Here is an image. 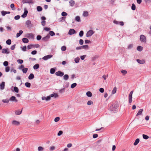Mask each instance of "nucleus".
<instances>
[{
    "mask_svg": "<svg viewBox=\"0 0 151 151\" xmlns=\"http://www.w3.org/2000/svg\"><path fill=\"white\" fill-rule=\"evenodd\" d=\"M118 107V105L117 104L114 103L110 105L109 107V109L111 111H116V109Z\"/></svg>",
    "mask_w": 151,
    "mask_h": 151,
    "instance_id": "1",
    "label": "nucleus"
},
{
    "mask_svg": "<svg viewBox=\"0 0 151 151\" xmlns=\"http://www.w3.org/2000/svg\"><path fill=\"white\" fill-rule=\"evenodd\" d=\"M40 47V45L39 44H35V45H32L30 44L28 45L27 46V48L29 50L31 48L35 47L36 48H38Z\"/></svg>",
    "mask_w": 151,
    "mask_h": 151,
    "instance_id": "2",
    "label": "nucleus"
},
{
    "mask_svg": "<svg viewBox=\"0 0 151 151\" xmlns=\"http://www.w3.org/2000/svg\"><path fill=\"white\" fill-rule=\"evenodd\" d=\"M25 24L28 28L32 27L33 26L32 24H31V21L29 20H27Z\"/></svg>",
    "mask_w": 151,
    "mask_h": 151,
    "instance_id": "3",
    "label": "nucleus"
},
{
    "mask_svg": "<svg viewBox=\"0 0 151 151\" xmlns=\"http://www.w3.org/2000/svg\"><path fill=\"white\" fill-rule=\"evenodd\" d=\"M94 33L93 31L92 30H90L87 32L86 34V36L87 37H90L93 35Z\"/></svg>",
    "mask_w": 151,
    "mask_h": 151,
    "instance_id": "4",
    "label": "nucleus"
},
{
    "mask_svg": "<svg viewBox=\"0 0 151 151\" xmlns=\"http://www.w3.org/2000/svg\"><path fill=\"white\" fill-rule=\"evenodd\" d=\"M113 23L116 24H119L122 26H123L124 24V23L123 22H118L116 20H114L113 21Z\"/></svg>",
    "mask_w": 151,
    "mask_h": 151,
    "instance_id": "5",
    "label": "nucleus"
},
{
    "mask_svg": "<svg viewBox=\"0 0 151 151\" xmlns=\"http://www.w3.org/2000/svg\"><path fill=\"white\" fill-rule=\"evenodd\" d=\"M140 40L142 42H146V38L145 36L143 35H141L140 37Z\"/></svg>",
    "mask_w": 151,
    "mask_h": 151,
    "instance_id": "6",
    "label": "nucleus"
},
{
    "mask_svg": "<svg viewBox=\"0 0 151 151\" xmlns=\"http://www.w3.org/2000/svg\"><path fill=\"white\" fill-rule=\"evenodd\" d=\"M52 57V55H47L45 56L42 58V59L44 60H47L50 58Z\"/></svg>",
    "mask_w": 151,
    "mask_h": 151,
    "instance_id": "7",
    "label": "nucleus"
},
{
    "mask_svg": "<svg viewBox=\"0 0 151 151\" xmlns=\"http://www.w3.org/2000/svg\"><path fill=\"white\" fill-rule=\"evenodd\" d=\"M25 37L29 38H34V35L32 33H28L26 34Z\"/></svg>",
    "mask_w": 151,
    "mask_h": 151,
    "instance_id": "8",
    "label": "nucleus"
},
{
    "mask_svg": "<svg viewBox=\"0 0 151 151\" xmlns=\"http://www.w3.org/2000/svg\"><path fill=\"white\" fill-rule=\"evenodd\" d=\"M9 49L8 48L6 49L3 48L1 52L3 53H6V54H9L10 52L9 51Z\"/></svg>",
    "mask_w": 151,
    "mask_h": 151,
    "instance_id": "9",
    "label": "nucleus"
},
{
    "mask_svg": "<svg viewBox=\"0 0 151 151\" xmlns=\"http://www.w3.org/2000/svg\"><path fill=\"white\" fill-rule=\"evenodd\" d=\"M76 33V31L74 29H72L69 30L68 34L69 35H71Z\"/></svg>",
    "mask_w": 151,
    "mask_h": 151,
    "instance_id": "10",
    "label": "nucleus"
},
{
    "mask_svg": "<svg viewBox=\"0 0 151 151\" xmlns=\"http://www.w3.org/2000/svg\"><path fill=\"white\" fill-rule=\"evenodd\" d=\"M50 38V36L49 34H47L46 36L42 38V40L45 42H47L48 41Z\"/></svg>",
    "mask_w": 151,
    "mask_h": 151,
    "instance_id": "11",
    "label": "nucleus"
},
{
    "mask_svg": "<svg viewBox=\"0 0 151 151\" xmlns=\"http://www.w3.org/2000/svg\"><path fill=\"white\" fill-rule=\"evenodd\" d=\"M55 75L61 77L64 75V73L63 72L59 70L55 73Z\"/></svg>",
    "mask_w": 151,
    "mask_h": 151,
    "instance_id": "12",
    "label": "nucleus"
},
{
    "mask_svg": "<svg viewBox=\"0 0 151 151\" xmlns=\"http://www.w3.org/2000/svg\"><path fill=\"white\" fill-rule=\"evenodd\" d=\"M22 3L23 4L28 3L29 4H33V0H22Z\"/></svg>",
    "mask_w": 151,
    "mask_h": 151,
    "instance_id": "13",
    "label": "nucleus"
},
{
    "mask_svg": "<svg viewBox=\"0 0 151 151\" xmlns=\"http://www.w3.org/2000/svg\"><path fill=\"white\" fill-rule=\"evenodd\" d=\"M28 13V12L27 10L25 9H24V13L22 15L21 17L23 18L26 17L27 16Z\"/></svg>",
    "mask_w": 151,
    "mask_h": 151,
    "instance_id": "14",
    "label": "nucleus"
},
{
    "mask_svg": "<svg viewBox=\"0 0 151 151\" xmlns=\"http://www.w3.org/2000/svg\"><path fill=\"white\" fill-rule=\"evenodd\" d=\"M12 124L14 125L18 126L20 124V123L17 121L14 120L12 122Z\"/></svg>",
    "mask_w": 151,
    "mask_h": 151,
    "instance_id": "15",
    "label": "nucleus"
},
{
    "mask_svg": "<svg viewBox=\"0 0 151 151\" xmlns=\"http://www.w3.org/2000/svg\"><path fill=\"white\" fill-rule=\"evenodd\" d=\"M9 100L12 101H14L15 102H17L18 101L16 99L15 97L14 96H11Z\"/></svg>",
    "mask_w": 151,
    "mask_h": 151,
    "instance_id": "16",
    "label": "nucleus"
},
{
    "mask_svg": "<svg viewBox=\"0 0 151 151\" xmlns=\"http://www.w3.org/2000/svg\"><path fill=\"white\" fill-rule=\"evenodd\" d=\"M137 61L140 64H143L145 63V60H140L139 59H137Z\"/></svg>",
    "mask_w": 151,
    "mask_h": 151,
    "instance_id": "17",
    "label": "nucleus"
},
{
    "mask_svg": "<svg viewBox=\"0 0 151 151\" xmlns=\"http://www.w3.org/2000/svg\"><path fill=\"white\" fill-rule=\"evenodd\" d=\"M5 83L4 82H2L1 84H0V88L1 89H3L4 88Z\"/></svg>",
    "mask_w": 151,
    "mask_h": 151,
    "instance_id": "18",
    "label": "nucleus"
},
{
    "mask_svg": "<svg viewBox=\"0 0 151 151\" xmlns=\"http://www.w3.org/2000/svg\"><path fill=\"white\" fill-rule=\"evenodd\" d=\"M22 111V109L21 110H16L15 111V113L16 115H18L21 114Z\"/></svg>",
    "mask_w": 151,
    "mask_h": 151,
    "instance_id": "19",
    "label": "nucleus"
},
{
    "mask_svg": "<svg viewBox=\"0 0 151 151\" xmlns=\"http://www.w3.org/2000/svg\"><path fill=\"white\" fill-rule=\"evenodd\" d=\"M70 5L71 6H73L75 4V1L73 0H71L69 1Z\"/></svg>",
    "mask_w": 151,
    "mask_h": 151,
    "instance_id": "20",
    "label": "nucleus"
},
{
    "mask_svg": "<svg viewBox=\"0 0 151 151\" xmlns=\"http://www.w3.org/2000/svg\"><path fill=\"white\" fill-rule=\"evenodd\" d=\"M23 31L22 30H20L19 31V32L17 33L16 37L17 38L19 37L23 33Z\"/></svg>",
    "mask_w": 151,
    "mask_h": 151,
    "instance_id": "21",
    "label": "nucleus"
},
{
    "mask_svg": "<svg viewBox=\"0 0 151 151\" xmlns=\"http://www.w3.org/2000/svg\"><path fill=\"white\" fill-rule=\"evenodd\" d=\"M22 41L23 43H26L29 42V40L27 38H24L22 39Z\"/></svg>",
    "mask_w": 151,
    "mask_h": 151,
    "instance_id": "22",
    "label": "nucleus"
},
{
    "mask_svg": "<svg viewBox=\"0 0 151 151\" xmlns=\"http://www.w3.org/2000/svg\"><path fill=\"white\" fill-rule=\"evenodd\" d=\"M51 97H54L55 98H56L58 97V95L56 93H54L53 94H51Z\"/></svg>",
    "mask_w": 151,
    "mask_h": 151,
    "instance_id": "23",
    "label": "nucleus"
},
{
    "mask_svg": "<svg viewBox=\"0 0 151 151\" xmlns=\"http://www.w3.org/2000/svg\"><path fill=\"white\" fill-rule=\"evenodd\" d=\"M86 95L88 97H91L92 96V93L90 91H87L86 93Z\"/></svg>",
    "mask_w": 151,
    "mask_h": 151,
    "instance_id": "24",
    "label": "nucleus"
},
{
    "mask_svg": "<svg viewBox=\"0 0 151 151\" xmlns=\"http://www.w3.org/2000/svg\"><path fill=\"white\" fill-rule=\"evenodd\" d=\"M143 109H140L138 112V113H137V114H136V116H137L139 115L142 114V112L143 111Z\"/></svg>",
    "mask_w": 151,
    "mask_h": 151,
    "instance_id": "25",
    "label": "nucleus"
},
{
    "mask_svg": "<svg viewBox=\"0 0 151 151\" xmlns=\"http://www.w3.org/2000/svg\"><path fill=\"white\" fill-rule=\"evenodd\" d=\"M34 78V75L33 73H31L28 77V79L29 80H31Z\"/></svg>",
    "mask_w": 151,
    "mask_h": 151,
    "instance_id": "26",
    "label": "nucleus"
},
{
    "mask_svg": "<svg viewBox=\"0 0 151 151\" xmlns=\"http://www.w3.org/2000/svg\"><path fill=\"white\" fill-rule=\"evenodd\" d=\"M143 48L142 47L139 46L137 47V50L139 52L143 50Z\"/></svg>",
    "mask_w": 151,
    "mask_h": 151,
    "instance_id": "27",
    "label": "nucleus"
},
{
    "mask_svg": "<svg viewBox=\"0 0 151 151\" xmlns=\"http://www.w3.org/2000/svg\"><path fill=\"white\" fill-rule=\"evenodd\" d=\"M139 139L138 138L137 139L134 143V145L135 146L136 145L139 143Z\"/></svg>",
    "mask_w": 151,
    "mask_h": 151,
    "instance_id": "28",
    "label": "nucleus"
},
{
    "mask_svg": "<svg viewBox=\"0 0 151 151\" xmlns=\"http://www.w3.org/2000/svg\"><path fill=\"white\" fill-rule=\"evenodd\" d=\"M37 9L38 12H41L42 10V7L38 6L37 7Z\"/></svg>",
    "mask_w": 151,
    "mask_h": 151,
    "instance_id": "29",
    "label": "nucleus"
},
{
    "mask_svg": "<svg viewBox=\"0 0 151 151\" xmlns=\"http://www.w3.org/2000/svg\"><path fill=\"white\" fill-rule=\"evenodd\" d=\"M39 67V65L38 64H36L33 66V68L35 70H36L38 69Z\"/></svg>",
    "mask_w": 151,
    "mask_h": 151,
    "instance_id": "30",
    "label": "nucleus"
},
{
    "mask_svg": "<svg viewBox=\"0 0 151 151\" xmlns=\"http://www.w3.org/2000/svg\"><path fill=\"white\" fill-rule=\"evenodd\" d=\"M81 47H82V49H88L89 48V47L88 45H82L81 46Z\"/></svg>",
    "mask_w": 151,
    "mask_h": 151,
    "instance_id": "31",
    "label": "nucleus"
},
{
    "mask_svg": "<svg viewBox=\"0 0 151 151\" xmlns=\"http://www.w3.org/2000/svg\"><path fill=\"white\" fill-rule=\"evenodd\" d=\"M75 20L78 22H81V19L80 17L77 16L75 18Z\"/></svg>",
    "mask_w": 151,
    "mask_h": 151,
    "instance_id": "32",
    "label": "nucleus"
},
{
    "mask_svg": "<svg viewBox=\"0 0 151 151\" xmlns=\"http://www.w3.org/2000/svg\"><path fill=\"white\" fill-rule=\"evenodd\" d=\"M26 86L28 88H30L31 86V83L29 82H26L25 83Z\"/></svg>",
    "mask_w": 151,
    "mask_h": 151,
    "instance_id": "33",
    "label": "nucleus"
},
{
    "mask_svg": "<svg viewBox=\"0 0 151 151\" xmlns=\"http://www.w3.org/2000/svg\"><path fill=\"white\" fill-rule=\"evenodd\" d=\"M49 34L50 36V35L51 36H53L55 35V33L53 31H50Z\"/></svg>",
    "mask_w": 151,
    "mask_h": 151,
    "instance_id": "34",
    "label": "nucleus"
},
{
    "mask_svg": "<svg viewBox=\"0 0 151 151\" xmlns=\"http://www.w3.org/2000/svg\"><path fill=\"white\" fill-rule=\"evenodd\" d=\"M116 91V87H114L113 90H112L111 93L112 94H114L115 93Z\"/></svg>",
    "mask_w": 151,
    "mask_h": 151,
    "instance_id": "35",
    "label": "nucleus"
},
{
    "mask_svg": "<svg viewBox=\"0 0 151 151\" xmlns=\"http://www.w3.org/2000/svg\"><path fill=\"white\" fill-rule=\"evenodd\" d=\"M6 43L8 45H10L11 44V40L10 39H8L6 41Z\"/></svg>",
    "mask_w": 151,
    "mask_h": 151,
    "instance_id": "36",
    "label": "nucleus"
},
{
    "mask_svg": "<svg viewBox=\"0 0 151 151\" xmlns=\"http://www.w3.org/2000/svg\"><path fill=\"white\" fill-rule=\"evenodd\" d=\"M55 70L54 68H52L50 70V73L51 74H53L55 73Z\"/></svg>",
    "mask_w": 151,
    "mask_h": 151,
    "instance_id": "37",
    "label": "nucleus"
},
{
    "mask_svg": "<svg viewBox=\"0 0 151 151\" xmlns=\"http://www.w3.org/2000/svg\"><path fill=\"white\" fill-rule=\"evenodd\" d=\"M14 91L16 93H18L19 92V89L18 88V87L16 86H15L14 87Z\"/></svg>",
    "mask_w": 151,
    "mask_h": 151,
    "instance_id": "38",
    "label": "nucleus"
},
{
    "mask_svg": "<svg viewBox=\"0 0 151 151\" xmlns=\"http://www.w3.org/2000/svg\"><path fill=\"white\" fill-rule=\"evenodd\" d=\"M27 68H23L22 70L23 72L24 73H26L28 70Z\"/></svg>",
    "mask_w": 151,
    "mask_h": 151,
    "instance_id": "39",
    "label": "nucleus"
},
{
    "mask_svg": "<svg viewBox=\"0 0 151 151\" xmlns=\"http://www.w3.org/2000/svg\"><path fill=\"white\" fill-rule=\"evenodd\" d=\"M10 7L13 10H14L15 9V8L14 4H11Z\"/></svg>",
    "mask_w": 151,
    "mask_h": 151,
    "instance_id": "40",
    "label": "nucleus"
},
{
    "mask_svg": "<svg viewBox=\"0 0 151 151\" xmlns=\"http://www.w3.org/2000/svg\"><path fill=\"white\" fill-rule=\"evenodd\" d=\"M83 34H84L83 31L82 30H81L79 32V36L80 37H82L83 36Z\"/></svg>",
    "mask_w": 151,
    "mask_h": 151,
    "instance_id": "41",
    "label": "nucleus"
},
{
    "mask_svg": "<svg viewBox=\"0 0 151 151\" xmlns=\"http://www.w3.org/2000/svg\"><path fill=\"white\" fill-rule=\"evenodd\" d=\"M9 100L8 99H3L2 100V102L4 103H8L9 102Z\"/></svg>",
    "mask_w": 151,
    "mask_h": 151,
    "instance_id": "42",
    "label": "nucleus"
},
{
    "mask_svg": "<svg viewBox=\"0 0 151 151\" xmlns=\"http://www.w3.org/2000/svg\"><path fill=\"white\" fill-rule=\"evenodd\" d=\"M38 151H43L44 148L41 146H39L38 148Z\"/></svg>",
    "mask_w": 151,
    "mask_h": 151,
    "instance_id": "43",
    "label": "nucleus"
},
{
    "mask_svg": "<svg viewBox=\"0 0 151 151\" xmlns=\"http://www.w3.org/2000/svg\"><path fill=\"white\" fill-rule=\"evenodd\" d=\"M77 86V84L76 83H74L72 84L71 86V88H74Z\"/></svg>",
    "mask_w": 151,
    "mask_h": 151,
    "instance_id": "44",
    "label": "nucleus"
},
{
    "mask_svg": "<svg viewBox=\"0 0 151 151\" xmlns=\"http://www.w3.org/2000/svg\"><path fill=\"white\" fill-rule=\"evenodd\" d=\"M132 96H129V103H131L132 102Z\"/></svg>",
    "mask_w": 151,
    "mask_h": 151,
    "instance_id": "45",
    "label": "nucleus"
},
{
    "mask_svg": "<svg viewBox=\"0 0 151 151\" xmlns=\"http://www.w3.org/2000/svg\"><path fill=\"white\" fill-rule=\"evenodd\" d=\"M142 136L143 138L145 139H147L149 138L148 136L145 134H143L142 135Z\"/></svg>",
    "mask_w": 151,
    "mask_h": 151,
    "instance_id": "46",
    "label": "nucleus"
},
{
    "mask_svg": "<svg viewBox=\"0 0 151 151\" xmlns=\"http://www.w3.org/2000/svg\"><path fill=\"white\" fill-rule=\"evenodd\" d=\"M131 9L133 10H135L136 9V6L134 4H133L131 6Z\"/></svg>",
    "mask_w": 151,
    "mask_h": 151,
    "instance_id": "47",
    "label": "nucleus"
},
{
    "mask_svg": "<svg viewBox=\"0 0 151 151\" xmlns=\"http://www.w3.org/2000/svg\"><path fill=\"white\" fill-rule=\"evenodd\" d=\"M79 60L80 58L79 57H77L75 58L74 60L75 62L76 63H78L79 61Z\"/></svg>",
    "mask_w": 151,
    "mask_h": 151,
    "instance_id": "48",
    "label": "nucleus"
},
{
    "mask_svg": "<svg viewBox=\"0 0 151 151\" xmlns=\"http://www.w3.org/2000/svg\"><path fill=\"white\" fill-rule=\"evenodd\" d=\"M88 12L87 11H84L83 13V15L84 17H87L88 15Z\"/></svg>",
    "mask_w": 151,
    "mask_h": 151,
    "instance_id": "49",
    "label": "nucleus"
},
{
    "mask_svg": "<svg viewBox=\"0 0 151 151\" xmlns=\"http://www.w3.org/2000/svg\"><path fill=\"white\" fill-rule=\"evenodd\" d=\"M3 65L4 66L6 67L8 65V62L7 61H5L3 63Z\"/></svg>",
    "mask_w": 151,
    "mask_h": 151,
    "instance_id": "50",
    "label": "nucleus"
},
{
    "mask_svg": "<svg viewBox=\"0 0 151 151\" xmlns=\"http://www.w3.org/2000/svg\"><path fill=\"white\" fill-rule=\"evenodd\" d=\"M93 103V102L91 101H89L87 103V104L88 105H90L91 104H92Z\"/></svg>",
    "mask_w": 151,
    "mask_h": 151,
    "instance_id": "51",
    "label": "nucleus"
},
{
    "mask_svg": "<svg viewBox=\"0 0 151 151\" xmlns=\"http://www.w3.org/2000/svg\"><path fill=\"white\" fill-rule=\"evenodd\" d=\"M1 14L2 16H4L6 14H7L6 11H2L1 12Z\"/></svg>",
    "mask_w": 151,
    "mask_h": 151,
    "instance_id": "52",
    "label": "nucleus"
},
{
    "mask_svg": "<svg viewBox=\"0 0 151 151\" xmlns=\"http://www.w3.org/2000/svg\"><path fill=\"white\" fill-rule=\"evenodd\" d=\"M60 119V117H56L54 119V121L55 122H57L59 121Z\"/></svg>",
    "mask_w": 151,
    "mask_h": 151,
    "instance_id": "53",
    "label": "nucleus"
},
{
    "mask_svg": "<svg viewBox=\"0 0 151 151\" xmlns=\"http://www.w3.org/2000/svg\"><path fill=\"white\" fill-rule=\"evenodd\" d=\"M17 61L18 63H19L22 64L23 62V61L22 60L18 59L17 60Z\"/></svg>",
    "mask_w": 151,
    "mask_h": 151,
    "instance_id": "54",
    "label": "nucleus"
},
{
    "mask_svg": "<svg viewBox=\"0 0 151 151\" xmlns=\"http://www.w3.org/2000/svg\"><path fill=\"white\" fill-rule=\"evenodd\" d=\"M61 50L62 51H65L66 50V47L65 46H63L61 48Z\"/></svg>",
    "mask_w": 151,
    "mask_h": 151,
    "instance_id": "55",
    "label": "nucleus"
},
{
    "mask_svg": "<svg viewBox=\"0 0 151 151\" xmlns=\"http://www.w3.org/2000/svg\"><path fill=\"white\" fill-rule=\"evenodd\" d=\"M42 38V37L40 35H37V40H40Z\"/></svg>",
    "mask_w": 151,
    "mask_h": 151,
    "instance_id": "56",
    "label": "nucleus"
},
{
    "mask_svg": "<svg viewBox=\"0 0 151 151\" xmlns=\"http://www.w3.org/2000/svg\"><path fill=\"white\" fill-rule=\"evenodd\" d=\"M121 73H122L123 75H125L127 73V71L126 70H122L121 71Z\"/></svg>",
    "mask_w": 151,
    "mask_h": 151,
    "instance_id": "57",
    "label": "nucleus"
},
{
    "mask_svg": "<svg viewBox=\"0 0 151 151\" xmlns=\"http://www.w3.org/2000/svg\"><path fill=\"white\" fill-rule=\"evenodd\" d=\"M65 17H62V18L60 19V21H62V22L65 21Z\"/></svg>",
    "mask_w": 151,
    "mask_h": 151,
    "instance_id": "58",
    "label": "nucleus"
},
{
    "mask_svg": "<svg viewBox=\"0 0 151 151\" xmlns=\"http://www.w3.org/2000/svg\"><path fill=\"white\" fill-rule=\"evenodd\" d=\"M20 16L18 15L15 16L14 17V19L15 20H18L20 19Z\"/></svg>",
    "mask_w": 151,
    "mask_h": 151,
    "instance_id": "59",
    "label": "nucleus"
},
{
    "mask_svg": "<svg viewBox=\"0 0 151 151\" xmlns=\"http://www.w3.org/2000/svg\"><path fill=\"white\" fill-rule=\"evenodd\" d=\"M51 97V94H50V95L49 96H47L46 98V101H48L50 100V99Z\"/></svg>",
    "mask_w": 151,
    "mask_h": 151,
    "instance_id": "60",
    "label": "nucleus"
},
{
    "mask_svg": "<svg viewBox=\"0 0 151 151\" xmlns=\"http://www.w3.org/2000/svg\"><path fill=\"white\" fill-rule=\"evenodd\" d=\"M46 21L45 20H42L41 22L42 25L43 26H44L46 24Z\"/></svg>",
    "mask_w": 151,
    "mask_h": 151,
    "instance_id": "61",
    "label": "nucleus"
},
{
    "mask_svg": "<svg viewBox=\"0 0 151 151\" xmlns=\"http://www.w3.org/2000/svg\"><path fill=\"white\" fill-rule=\"evenodd\" d=\"M31 53L32 55H35L37 53V51L35 50H33L31 52Z\"/></svg>",
    "mask_w": 151,
    "mask_h": 151,
    "instance_id": "62",
    "label": "nucleus"
},
{
    "mask_svg": "<svg viewBox=\"0 0 151 151\" xmlns=\"http://www.w3.org/2000/svg\"><path fill=\"white\" fill-rule=\"evenodd\" d=\"M98 58V57L97 55H95L94 57H93L92 58V61H94L96 59H97Z\"/></svg>",
    "mask_w": 151,
    "mask_h": 151,
    "instance_id": "63",
    "label": "nucleus"
},
{
    "mask_svg": "<svg viewBox=\"0 0 151 151\" xmlns=\"http://www.w3.org/2000/svg\"><path fill=\"white\" fill-rule=\"evenodd\" d=\"M133 47V45L132 44H130L128 47V49H131Z\"/></svg>",
    "mask_w": 151,
    "mask_h": 151,
    "instance_id": "64",
    "label": "nucleus"
}]
</instances>
